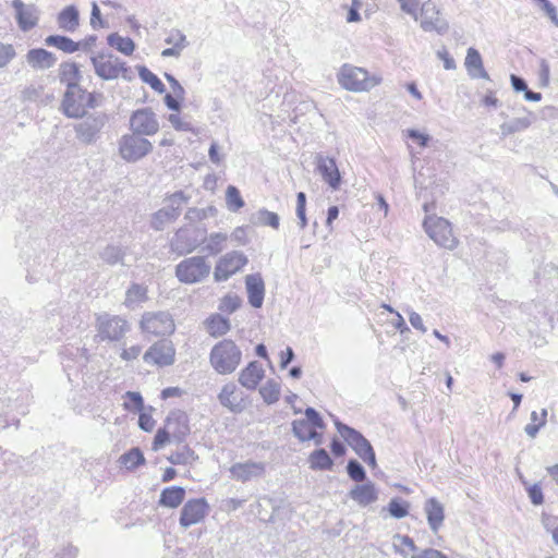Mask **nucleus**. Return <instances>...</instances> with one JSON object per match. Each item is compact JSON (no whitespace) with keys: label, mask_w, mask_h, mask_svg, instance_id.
Returning <instances> with one entry per match:
<instances>
[{"label":"nucleus","mask_w":558,"mask_h":558,"mask_svg":"<svg viewBox=\"0 0 558 558\" xmlns=\"http://www.w3.org/2000/svg\"><path fill=\"white\" fill-rule=\"evenodd\" d=\"M43 86L29 85L22 92V99L28 101H36L43 94Z\"/></svg>","instance_id":"obj_60"},{"label":"nucleus","mask_w":558,"mask_h":558,"mask_svg":"<svg viewBox=\"0 0 558 558\" xmlns=\"http://www.w3.org/2000/svg\"><path fill=\"white\" fill-rule=\"evenodd\" d=\"M206 327L210 336L221 337L230 330L231 325L228 318L215 314L206 319Z\"/></svg>","instance_id":"obj_37"},{"label":"nucleus","mask_w":558,"mask_h":558,"mask_svg":"<svg viewBox=\"0 0 558 558\" xmlns=\"http://www.w3.org/2000/svg\"><path fill=\"white\" fill-rule=\"evenodd\" d=\"M226 203L228 209L233 213L239 211L245 204L239 189L234 185H229L227 187Z\"/></svg>","instance_id":"obj_47"},{"label":"nucleus","mask_w":558,"mask_h":558,"mask_svg":"<svg viewBox=\"0 0 558 558\" xmlns=\"http://www.w3.org/2000/svg\"><path fill=\"white\" fill-rule=\"evenodd\" d=\"M247 257L239 251H232L219 258L214 270V279L217 282L226 281L240 271L246 264Z\"/></svg>","instance_id":"obj_13"},{"label":"nucleus","mask_w":558,"mask_h":558,"mask_svg":"<svg viewBox=\"0 0 558 558\" xmlns=\"http://www.w3.org/2000/svg\"><path fill=\"white\" fill-rule=\"evenodd\" d=\"M424 511L429 529L434 533H437L445 520V508L442 504L438 499L432 497L425 501Z\"/></svg>","instance_id":"obj_28"},{"label":"nucleus","mask_w":558,"mask_h":558,"mask_svg":"<svg viewBox=\"0 0 558 558\" xmlns=\"http://www.w3.org/2000/svg\"><path fill=\"white\" fill-rule=\"evenodd\" d=\"M45 44L65 53H74L81 49V43H76L70 37L63 35H49L45 38Z\"/></svg>","instance_id":"obj_36"},{"label":"nucleus","mask_w":558,"mask_h":558,"mask_svg":"<svg viewBox=\"0 0 558 558\" xmlns=\"http://www.w3.org/2000/svg\"><path fill=\"white\" fill-rule=\"evenodd\" d=\"M207 228L205 225H190L181 227L171 239L170 248L182 256L194 252L205 243Z\"/></svg>","instance_id":"obj_3"},{"label":"nucleus","mask_w":558,"mask_h":558,"mask_svg":"<svg viewBox=\"0 0 558 558\" xmlns=\"http://www.w3.org/2000/svg\"><path fill=\"white\" fill-rule=\"evenodd\" d=\"M73 124L76 140L83 145H94L101 137L102 129L108 123L105 112L86 113Z\"/></svg>","instance_id":"obj_4"},{"label":"nucleus","mask_w":558,"mask_h":558,"mask_svg":"<svg viewBox=\"0 0 558 558\" xmlns=\"http://www.w3.org/2000/svg\"><path fill=\"white\" fill-rule=\"evenodd\" d=\"M421 27L425 32H436L439 35L446 34L449 29L448 22L440 16L432 0L424 2L421 8Z\"/></svg>","instance_id":"obj_18"},{"label":"nucleus","mask_w":558,"mask_h":558,"mask_svg":"<svg viewBox=\"0 0 558 558\" xmlns=\"http://www.w3.org/2000/svg\"><path fill=\"white\" fill-rule=\"evenodd\" d=\"M527 494L533 505L538 506L544 502V495L538 484L531 485L527 488Z\"/></svg>","instance_id":"obj_62"},{"label":"nucleus","mask_w":558,"mask_h":558,"mask_svg":"<svg viewBox=\"0 0 558 558\" xmlns=\"http://www.w3.org/2000/svg\"><path fill=\"white\" fill-rule=\"evenodd\" d=\"M210 270V264L205 256H192L184 258L175 266V276L180 282L193 284L204 281Z\"/></svg>","instance_id":"obj_6"},{"label":"nucleus","mask_w":558,"mask_h":558,"mask_svg":"<svg viewBox=\"0 0 558 558\" xmlns=\"http://www.w3.org/2000/svg\"><path fill=\"white\" fill-rule=\"evenodd\" d=\"M62 354L73 356V357H80L83 360L84 363H87L89 361V353L86 348H73V347H65L62 351Z\"/></svg>","instance_id":"obj_59"},{"label":"nucleus","mask_w":558,"mask_h":558,"mask_svg":"<svg viewBox=\"0 0 558 558\" xmlns=\"http://www.w3.org/2000/svg\"><path fill=\"white\" fill-rule=\"evenodd\" d=\"M387 511L395 519H403L409 514L410 504L400 497H395L390 499Z\"/></svg>","instance_id":"obj_45"},{"label":"nucleus","mask_w":558,"mask_h":558,"mask_svg":"<svg viewBox=\"0 0 558 558\" xmlns=\"http://www.w3.org/2000/svg\"><path fill=\"white\" fill-rule=\"evenodd\" d=\"M60 83L66 86V89L81 86L82 73L75 62H63L59 68Z\"/></svg>","instance_id":"obj_29"},{"label":"nucleus","mask_w":558,"mask_h":558,"mask_svg":"<svg viewBox=\"0 0 558 558\" xmlns=\"http://www.w3.org/2000/svg\"><path fill=\"white\" fill-rule=\"evenodd\" d=\"M165 43L167 45H172V47H177L182 50L189 45V43L186 40V36L178 29L172 31L169 34V36L166 37Z\"/></svg>","instance_id":"obj_52"},{"label":"nucleus","mask_w":558,"mask_h":558,"mask_svg":"<svg viewBox=\"0 0 558 558\" xmlns=\"http://www.w3.org/2000/svg\"><path fill=\"white\" fill-rule=\"evenodd\" d=\"M209 510L205 498L191 499L184 504L180 514V525L184 529L204 520Z\"/></svg>","instance_id":"obj_19"},{"label":"nucleus","mask_w":558,"mask_h":558,"mask_svg":"<svg viewBox=\"0 0 558 558\" xmlns=\"http://www.w3.org/2000/svg\"><path fill=\"white\" fill-rule=\"evenodd\" d=\"M310 469L313 471H329L333 468V460L329 456L326 449H315L308 456Z\"/></svg>","instance_id":"obj_34"},{"label":"nucleus","mask_w":558,"mask_h":558,"mask_svg":"<svg viewBox=\"0 0 558 558\" xmlns=\"http://www.w3.org/2000/svg\"><path fill=\"white\" fill-rule=\"evenodd\" d=\"M245 286L248 303L255 308L262 307L265 295V284L262 276L259 274L247 275Z\"/></svg>","instance_id":"obj_26"},{"label":"nucleus","mask_w":558,"mask_h":558,"mask_svg":"<svg viewBox=\"0 0 558 558\" xmlns=\"http://www.w3.org/2000/svg\"><path fill=\"white\" fill-rule=\"evenodd\" d=\"M108 45L116 48L125 56H131L135 50V44L130 37H122L118 33H112L107 37Z\"/></svg>","instance_id":"obj_39"},{"label":"nucleus","mask_w":558,"mask_h":558,"mask_svg":"<svg viewBox=\"0 0 558 558\" xmlns=\"http://www.w3.org/2000/svg\"><path fill=\"white\" fill-rule=\"evenodd\" d=\"M57 22L59 28L64 32H75L80 25V12L77 8L71 4L62 9L57 16Z\"/></svg>","instance_id":"obj_32"},{"label":"nucleus","mask_w":558,"mask_h":558,"mask_svg":"<svg viewBox=\"0 0 558 558\" xmlns=\"http://www.w3.org/2000/svg\"><path fill=\"white\" fill-rule=\"evenodd\" d=\"M259 393L267 404L276 403L280 398V384L269 379L259 389Z\"/></svg>","instance_id":"obj_44"},{"label":"nucleus","mask_w":558,"mask_h":558,"mask_svg":"<svg viewBox=\"0 0 558 558\" xmlns=\"http://www.w3.org/2000/svg\"><path fill=\"white\" fill-rule=\"evenodd\" d=\"M184 219L190 225H203L202 221L206 219L203 208L191 207L185 213Z\"/></svg>","instance_id":"obj_55"},{"label":"nucleus","mask_w":558,"mask_h":558,"mask_svg":"<svg viewBox=\"0 0 558 558\" xmlns=\"http://www.w3.org/2000/svg\"><path fill=\"white\" fill-rule=\"evenodd\" d=\"M348 476L354 482H364L366 477V471L364 466L355 459H350L347 463Z\"/></svg>","instance_id":"obj_49"},{"label":"nucleus","mask_w":558,"mask_h":558,"mask_svg":"<svg viewBox=\"0 0 558 558\" xmlns=\"http://www.w3.org/2000/svg\"><path fill=\"white\" fill-rule=\"evenodd\" d=\"M90 61L94 65L95 73L102 80H114L119 77L120 74H122L124 78H128L126 73L129 69L125 62L111 53L100 52L92 57Z\"/></svg>","instance_id":"obj_11"},{"label":"nucleus","mask_w":558,"mask_h":558,"mask_svg":"<svg viewBox=\"0 0 558 558\" xmlns=\"http://www.w3.org/2000/svg\"><path fill=\"white\" fill-rule=\"evenodd\" d=\"M407 135L410 140L416 142L421 147H426L430 141L428 134L422 133L414 129L407 130Z\"/></svg>","instance_id":"obj_61"},{"label":"nucleus","mask_w":558,"mask_h":558,"mask_svg":"<svg viewBox=\"0 0 558 558\" xmlns=\"http://www.w3.org/2000/svg\"><path fill=\"white\" fill-rule=\"evenodd\" d=\"M124 253L120 246L107 245L100 253V258L109 265L122 263Z\"/></svg>","instance_id":"obj_48"},{"label":"nucleus","mask_w":558,"mask_h":558,"mask_svg":"<svg viewBox=\"0 0 558 558\" xmlns=\"http://www.w3.org/2000/svg\"><path fill=\"white\" fill-rule=\"evenodd\" d=\"M339 84L347 90L366 92L378 84V81L368 76V72L362 68L343 64L338 74Z\"/></svg>","instance_id":"obj_7"},{"label":"nucleus","mask_w":558,"mask_h":558,"mask_svg":"<svg viewBox=\"0 0 558 558\" xmlns=\"http://www.w3.org/2000/svg\"><path fill=\"white\" fill-rule=\"evenodd\" d=\"M265 376V371L258 361H252L239 374V383L248 390H255Z\"/></svg>","instance_id":"obj_25"},{"label":"nucleus","mask_w":558,"mask_h":558,"mask_svg":"<svg viewBox=\"0 0 558 558\" xmlns=\"http://www.w3.org/2000/svg\"><path fill=\"white\" fill-rule=\"evenodd\" d=\"M547 414H548L547 410L546 409H542V412H541V415H539V423H537V424H527L524 427V432L526 433V435L529 437L535 438L536 435L538 434L539 429L546 425Z\"/></svg>","instance_id":"obj_54"},{"label":"nucleus","mask_w":558,"mask_h":558,"mask_svg":"<svg viewBox=\"0 0 558 558\" xmlns=\"http://www.w3.org/2000/svg\"><path fill=\"white\" fill-rule=\"evenodd\" d=\"M265 471L266 464L264 462H255L252 460L234 463L229 469L231 477L243 483L262 477Z\"/></svg>","instance_id":"obj_20"},{"label":"nucleus","mask_w":558,"mask_h":558,"mask_svg":"<svg viewBox=\"0 0 558 558\" xmlns=\"http://www.w3.org/2000/svg\"><path fill=\"white\" fill-rule=\"evenodd\" d=\"M305 418L294 420L292 422V433L302 442L308 441V437L314 429H324L326 424L322 415L312 407H308L304 411Z\"/></svg>","instance_id":"obj_14"},{"label":"nucleus","mask_w":558,"mask_h":558,"mask_svg":"<svg viewBox=\"0 0 558 558\" xmlns=\"http://www.w3.org/2000/svg\"><path fill=\"white\" fill-rule=\"evenodd\" d=\"M412 558H447V556L437 549L427 548L420 554L413 555Z\"/></svg>","instance_id":"obj_64"},{"label":"nucleus","mask_w":558,"mask_h":558,"mask_svg":"<svg viewBox=\"0 0 558 558\" xmlns=\"http://www.w3.org/2000/svg\"><path fill=\"white\" fill-rule=\"evenodd\" d=\"M170 430L168 427L159 428L154 437L153 450L157 451L170 441Z\"/></svg>","instance_id":"obj_56"},{"label":"nucleus","mask_w":558,"mask_h":558,"mask_svg":"<svg viewBox=\"0 0 558 558\" xmlns=\"http://www.w3.org/2000/svg\"><path fill=\"white\" fill-rule=\"evenodd\" d=\"M175 349L171 340L162 339L155 342L144 353L143 360L147 364L159 367L170 366L174 363Z\"/></svg>","instance_id":"obj_15"},{"label":"nucleus","mask_w":558,"mask_h":558,"mask_svg":"<svg viewBox=\"0 0 558 558\" xmlns=\"http://www.w3.org/2000/svg\"><path fill=\"white\" fill-rule=\"evenodd\" d=\"M96 328L101 341H119L130 330V325L121 316L101 313L97 315Z\"/></svg>","instance_id":"obj_9"},{"label":"nucleus","mask_w":558,"mask_h":558,"mask_svg":"<svg viewBox=\"0 0 558 558\" xmlns=\"http://www.w3.org/2000/svg\"><path fill=\"white\" fill-rule=\"evenodd\" d=\"M424 229L428 236L439 246L447 250H454L458 240L452 233L450 222L442 217H427L424 220Z\"/></svg>","instance_id":"obj_8"},{"label":"nucleus","mask_w":558,"mask_h":558,"mask_svg":"<svg viewBox=\"0 0 558 558\" xmlns=\"http://www.w3.org/2000/svg\"><path fill=\"white\" fill-rule=\"evenodd\" d=\"M166 427L170 430L171 438L178 444L183 442L190 432L186 420L182 414L169 415L166 420Z\"/></svg>","instance_id":"obj_31"},{"label":"nucleus","mask_w":558,"mask_h":558,"mask_svg":"<svg viewBox=\"0 0 558 558\" xmlns=\"http://www.w3.org/2000/svg\"><path fill=\"white\" fill-rule=\"evenodd\" d=\"M12 7L15 10V19L23 32H28L38 23V10L34 4H24L22 0H13Z\"/></svg>","instance_id":"obj_22"},{"label":"nucleus","mask_w":558,"mask_h":558,"mask_svg":"<svg viewBox=\"0 0 558 558\" xmlns=\"http://www.w3.org/2000/svg\"><path fill=\"white\" fill-rule=\"evenodd\" d=\"M141 327L143 331L154 336H168L174 329V320L168 312H147L142 316Z\"/></svg>","instance_id":"obj_12"},{"label":"nucleus","mask_w":558,"mask_h":558,"mask_svg":"<svg viewBox=\"0 0 558 558\" xmlns=\"http://www.w3.org/2000/svg\"><path fill=\"white\" fill-rule=\"evenodd\" d=\"M241 304L242 301L238 295L228 294L221 300L219 311L232 314L241 306Z\"/></svg>","instance_id":"obj_51"},{"label":"nucleus","mask_w":558,"mask_h":558,"mask_svg":"<svg viewBox=\"0 0 558 558\" xmlns=\"http://www.w3.org/2000/svg\"><path fill=\"white\" fill-rule=\"evenodd\" d=\"M464 64L472 78L489 80V75L483 66L482 57L475 48L468 49Z\"/></svg>","instance_id":"obj_30"},{"label":"nucleus","mask_w":558,"mask_h":558,"mask_svg":"<svg viewBox=\"0 0 558 558\" xmlns=\"http://www.w3.org/2000/svg\"><path fill=\"white\" fill-rule=\"evenodd\" d=\"M90 26L94 29L97 27H105V22L101 17L100 9L96 2L92 3Z\"/></svg>","instance_id":"obj_63"},{"label":"nucleus","mask_w":558,"mask_h":558,"mask_svg":"<svg viewBox=\"0 0 558 558\" xmlns=\"http://www.w3.org/2000/svg\"><path fill=\"white\" fill-rule=\"evenodd\" d=\"M153 150V144L137 134H125L119 141V154L126 162H136Z\"/></svg>","instance_id":"obj_10"},{"label":"nucleus","mask_w":558,"mask_h":558,"mask_svg":"<svg viewBox=\"0 0 558 558\" xmlns=\"http://www.w3.org/2000/svg\"><path fill=\"white\" fill-rule=\"evenodd\" d=\"M335 426L344 441L361 459L374 449L371 442L359 430L340 422L339 418L335 420Z\"/></svg>","instance_id":"obj_17"},{"label":"nucleus","mask_w":558,"mask_h":558,"mask_svg":"<svg viewBox=\"0 0 558 558\" xmlns=\"http://www.w3.org/2000/svg\"><path fill=\"white\" fill-rule=\"evenodd\" d=\"M218 400L232 413H241L246 408L243 392L233 383H228L222 387Z\"/></svg>","instance_id":"obj_21"},{"label":"nucleus","mask_w":558,"mask_h":558,"mask_svg":"<svg viewBox=\"0 0 558 558\" xmlns=\"http://www.w3.org/2000/svg\"><path fill=\"white\" fill-rule=\"evenodd\" d=\"M96 97L95 93H88L82 86L65 89L60 109L70 119L83 118L88 109H94L98 106Z\"/></svg>","instance_id":"obj_2"},{"label":"nucleus","mask_w":558,"mask_h":558,"mask_svg":"<svg viewBox=\"0 0 558 558\" xmlns=\"http://www.w3.org/2000/svg\"><path fill=\"white\" fill-rule=\"evenodd\" d=\"M349 497L359 506L366 507L378 499V490L372 482L355 485L350 492Z\"/></svg>","instance_id":"obj_27"},{"label":"nucleus","mask_w":558,"mask_h":558,"mask_svg":"<svg viewBox=\"0 0 558 558\" xmlns=\"http://www.w3.org/2000/svg\"><path fill=\"white\" fill-rule=\"evenodd\" d=\"M227 240L228 234L222 232H214L208 236L206 235L205 245L202 251L208 255H217L225 248Z\"/></svg>","instance_id":"obj_38"},{"label":"nucleus","mask_w":558,"mask_h":558,"mask_svg":"<svg viewBox=\"0 0 558 558\" xmlns=\"http://www.w3.org/2000/svg\"><path fill=\"white\" fill-rule=\"evenodd\" d=\"M296 216L299 219V226L301 229H304L307 225L306 219V195L304 192H299L296 194Z\"/></svg>","instance_id":"obj_50"},{"label":"nucleus","mask_w":558,"mask_h":558,"mask_svg":"<svg viewBox=\"0 0 558 558\" xmlns=\"http://www.w3.org/2000/svg\"><path fill=\"white\" fill-rule=\"evenodd\" d=\"M120 463L128 470H133L145 463V457L138 447H134L120 457Z\"/></svg>","instance_id":"obj_41"},{"label":"nucleus","mask_w":558,"mask_h":558,"mask_svg":"<svg viewBox=\"0 0 558 558\" xmlns=\"http://www.w3.org/2000/svg\"><path fill=\"white\" fill-rule=\"evenodd\" d=\"M535 119L532 112H529V116L522 118H514L508 122H504L500 124V133L504 137L522 132L531 126L533 120Z\"/></svg>","instance_id":"obj_35"},{"label":"nucleus","mask_w":558,"mask_h":558,"mask_svg":"<svg viewBox=\"0 0 558 558\" xmlns=\"http://www.w3.org/2000/svg\"><path fill=\"white\" fill-rule=\"evenodd\" d=\"M140 78L148 84L155 92L162 94L166 92V87L163 83L159 80V77L154 74L145 65L137 66Z\"/></svg>","instance_id":"obj_43"},{"label":"nucleus","mask_w":558,"mask_h":558,"mask_svg":"<svg viewBox=\"0 0 558 558\" xmlns=\"http://www.w3.org/2000/svg\"><path fill=\"white\" fill-rule=\"evenodd\" d=\"M251 222L253 225L269 226L274 229H278L280 219L276 213L262 208L251 216Z\"/></svg>","instance_id":"obj_40"},{"label":"nucleus","mask_w":558,"mask_h":558,"mask_svg":"<svg viewBox=\"0 0 558 558\" xmlns=\"http://www.w3.org/2000/svg\"><path fill=\"white\" fill-rule=\"evenodd\" d=\"M185 498V489L182 486H170L162 489L159 498L160 506L177 508Z\"/></svg>","instance_id":"obj_33"},{"label":"nucleus","mask_w":558,"mask_h":558,"mask_svg":"<svg viewBox=\"0 0 558 558\" xmlns=\"http://www.w3.org/2000/svg\"><path fill=\"white\" fill-rule=\"evenodd\" d=\"M539 4L545 14L550 19V21L558 26V15L556 7L550 3L548 0H534Z\"/></svg>","instance_id":"obj_58"},{"label":"nucleus","mask_w":558,"mask_h":558,"mask_svg":"<svg viewBox=\"0 0 558 558\" xmlns=\"http://www.w3.org/2000/svg\"><path fill=\"white\" fill-rule=\"evenodd\" d=\"M197 459L195 452L189 446H182L178 451L168 457L171 464H192Z\"/></svg>","instance_id":"obj_46"},{"label":"nucleus","mask_w":558,"mask_h":558,"mask_svg":"<svg viewBox=\"0 0 558 558\" xmlns=\"http://www.w3.org/2000/svg\"><path fill=\"white\" fill-rule=\"evenodd\" d=\"M126 399L130 403H125L126 409L134 408L137 411H142L144 408V400L140 392L137 391H128L125 393Z\"/></svg>","instance_id":"obj_57"},{"label":"nucleus","mask_w":558,"mask_h":558,"mask_svg":"<svg viewBox=\"0 0 558 558\" xmlns=\"http://www.w3.org/2000/svg\"><path fill=\"white\" fill-rule=\"evenodd\" d=\"M191 196L183 191H177L165 198V206L153 215L151 227L161 231L167 225L175 221L181 215L182 206L187 204Z\"/></svg>","instance_id":"obj_5"},{"label":"nucleus","mask_w":558,"mask_h":558,"mask_svg":"<svg viewBox=\"0 0 558 558\" xmlns=\"http://www.w3.org/2000/svg\"><path fill=\"white\" fill-rule=\"evenodd\" d=\"M26 62L35 71H44L57 63V57L44 48L29 49L25 56Z\"/></svg>","instance_id":"obj_24"},{"label":"nucleus","mask_w":558,"mask_h":558,"mask_svg":"<svg viewBox=\"0 0 558 558\" xmlns=\"http://www.w3.org/2000/svg\"><path fill=\"white\" fill-rule=\"evenodd\" d=\"M130 128L134 134L150 136L158 132L159 122L150 108H142L131 114Z\"/></svg>","instance_id":"obj_16"},{"label":"nucleus","mask_w":558,"mask_h":558,"mask_svg":"<svg viewBox=\"0 0 558 558\" xmlns=\"http://www.w3.org/2000/svg\"><path fill=\"white\" fill-rule=\"evenodd\" d=\"M147 300V289L138 283H132L126 290L124 304L129 307Z\"/></svg>","instance_id":"obj_42"},{"label":"nucleus","mask_w":558,"mask_h":558,"mask_svg":"<svg viewBox=\"0 0 558 558\" xmlns=\"http://www.w3.org/2000/svg\"><path fill=\"white\" fill-rule=\"evenodd\" d=\"M317 170L328 185L337 190L341 183L340 172L333 158L316 155Z\"/></svg>","instance_id":"obj_23"},{"label":"nucleus","mask_w":558,"mask_h":558,"mask_svg":"<svg viewBox=\"0 0 558 558\" xmlns=\"http://www.w3.org/2000/svg\"><path fill=\"white\" fill-rule=\"evenodd\" d=\"M15 56L16 52L13 45L0 43V68L8 65Z\"/></svg>","instance_id":"obj_53"},{"label":"nucleus","mask_w":558,"mask_h":558,"mask_svg":"<svg viewBox=\"0 0 558 558\" xmlns=\"http://www.w3.org/2000/svg\"><path fill=\"white\" fill-rule=\"evenodd\" d=\"M242 362V351L231 339L217 342L210 350L209 363L219 375L235 372Z\"/></svg>","instance_id":"obj_1"}]
</instances>
